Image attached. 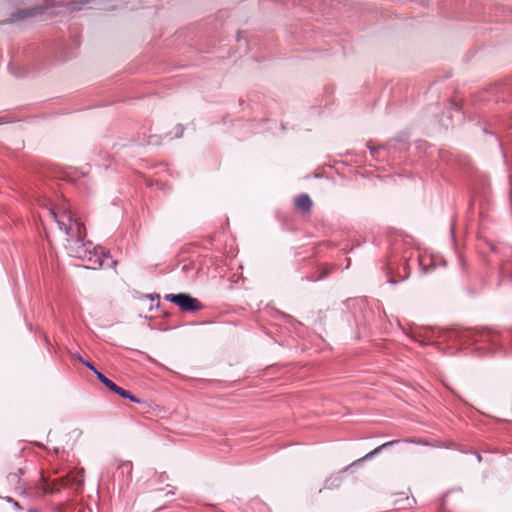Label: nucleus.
<instances>
[{"instance_id":"obj_16","label":"nucleus","mask_w":512,"mask_h":512,"mask_svg":"<svg viewBox=\"0 0 512 512\" xmlns=\"http://www.w3.org/2000/svg\"><path fill=\"white\" fill-rule=\"evenodd\" d=\"M116 264H117V261H116V260H112V261H111V265L116 266Z\"/></svg>"},{"instance_id":"obj_19","label":"nucleus","mask_w":512,"mask_h":512,"mask_svg":"<svg viewBox=\"0 0 512 512\" xmlns=\"http://www.w3.org/2000/svg\"><path fill=\"white\" fill-rule=\"evenodd\" d=\"M81 3L86 4V3H88V0H83Z\"/></svg>"},{"instance_id":"obj_12","label":"nucleus","mask_w":512,"mask_h":512,"mask_svg":"<svg viewBox=\"0 0 512 512\" xmlns=\"http://www.w3.org/2000/svg\"><path fill=\"white\" fill-rule=\"evenodd\" d=\"M175 135L176 137H180L184 132V127L181 124H178L175 128Z\"/></svg>"},{"instance_id":"obj_14","label":"nucleus","mask_w":512,"mask_h":512,"mask_svg":"<svg viewBox=\"0 0 512 512\" xmlns=\"http://www.w3.org/2000/svg\"><path fill=\"white\" fill-rule=\"evenodd\" d=\"M124 468H127L129 470V472H131V465L130 464H124L122 466V469H124Z\"/></svg>"},{"instance_id":"obj_3","label":"nucleus","mask_w":512,"mask_h":512,"mask_svg":"<svg viewBox=\"0 0 512 512\" xmlns=\"http://www.w3.org/2000/svg\"><path fill=\"white\" fill-rule=\"evenodd\" d=\"M95 376L97 379L109 390L116 393L122 398L129 399L132 402L135 403H142V400L137 398L136 396L132 395L128 390L123 389L122 387L115 384L112 380L107 378L103 373L100 371H95Z\"/></svg>"},{"instance_id":"obj_6","label":"nucleus","mask_w":512,"mask_h":512,"mask_svg":"<svg viewBox=\"0 0 512 512\" xmlns=\"http://www.w3.org/2000/svg\"><path fill=\"white\" fill-rule=\"evenodd\" d=\"M312 205V200L308 194H301L295 199L296 208L303 212H310Z\"/></svg>"},{"instance_id":"obj_7","label":"nucleus","mask_w":512,"mask_h":512,"mask_svg":"<svg viewBox=\"0 0 512 512\" xmlns=\"http://www.w3.org/2000/svg\"><path fill=\"white\" fill-rule=\"evenodd\" d=\"M398 442H399V440H392V441L386 442V443L378 446L377 448H375L371 452L367 453L364 457L359 459V461L371 459L372 457H374L375 455L380 453L382 450H384V449H386L388 447H391V446L397 444Z\"/></svg>"},{"instance_id":"obj_10","label":"nucleus","mask_w":512,"mask_h":512,"mask_svg":"<svg viewBox=\"0 0 512 512\" xmlns=\"http://www.w3.org/2000/svg\"><path fill=\"white\" fill-rule=\"evenodd\" d=\"M71 477V481L73 484H76L77 486H81L83 484V478H84V474H83V471H79L77 472L74 476H70Z\"/></svg>"},{"instance_id":"obj_4","label":"nucleus","mask_w":512,"mask_h":512,"mask_svg":"<svg viewBox=\"0 0 512 512\" xmlns=\"http://www.w3.org/2000/svg\"><path fill=\"white\" fill-rule=\"evenodd\" d=\"M500 335L490 329H484L474 335L476 342L487 343L491 345V349L496 350L499 346Z\"/></svg>"},{"instance_id":"obj_15","label":"nucleus","mask_w":512,"mask_h":512,"mask_svg":"<svg viewBox=\"0 0 512 512\" xmlns=\"http://www.w3.org/2000/svg\"><path fill=\"white\" fill-rule=\"evenodd\" d=\"M368 147L371 149V154H373V155H374V153H375V149H374V148H372L370 145H368Z\"/></svg>"},{"instance_id":"obj_18","label":"nucleus","mask_w":512,"mask_h":512,"mask_svg":"<svg viewBox=\"0 0 512 512\" xmlns=\"http://www.w3.org/2000/svg\"><path fill=\"white\" fill-rule=\"evenodd\" d=\"M110 258V256L108 257V259ZM104 261L107 259V257H103ZM104 266H105V263H104ZM106 266H109V263H106Z\"/></svg>"},{"instance_id":"obj_5","label":"nucleus","mask_w":512,"mask_h":512,"mask_svg":"<svg viewBox=\"0 0 512 512\" xmlns=\"http://www.w3.org/2000/svg\"><path fill=\"white\" fill-rule=\"evenodd\" d=\"M43 12L42 6H37L34 8H27V9H21L13 13L12 18L14 20H23L30 17H34L36 15H39Z\"/></svg>"},{"instance_id":"obj_8","label":"nucleus","mask_w":512,"mask_h":512,"mask_svg":"<svg viewBox=\"0 0 512 512\" xmlns=\"http://www.w3.org/2000/svg\"><path fill=\"white\" fill-rule=\"evenodd\" d=\"M23 474L22 468H19L17 473H9L7 475V480L10 485L17 487L20 483V476Z\"/></svg>"},{"instance_id":"obj_2","label":"nucleus","mask_w":512,"mask_h":512,"mask_svg":"<svg viewBox=\"0 0 512 512\" xmlns=\"http://www.w3.org/2000/svg\"><path fill=\"white\" fill-rule=\"evenodd\" d=\"M164 299L179 307L184 312H197L203 308L201 302L186 293L166 294Z\"/></svg>"},{"instance_id":"obj_13","label":"nucleus","mask_w":512,"mask_h":512,"mask_svg":"<svg viewBox=\"0 0 512 512\" xmlns=\"http://www.w3.org/2000/svg\"><path fill=\"white\" fill-rule=\"evenodd\" d=\"M8 501L13 503L14 507H16L17 509H21L20 504L17 501H15L14 499L8 498Z\"/></svg>"},{"instance_id":"obj_17","label":"nucleus","mask_w":512,"mask_h":512,"mask_svg":"<svg viewBox=\"0 0 512 512\" xmlns=\"http://www.w3.org/2000/svg\"><path fill=\"white\" fill-rule=\"evenodd\" d=\"M389 282H390L391 284H395L397 281H396V280H394V279H390V280H389Z\"/></svg>"},{"instance_id":"obj_1","label":"nucleus","mask_w":512,"mask_h":512,"mask_svg":"<svg viewBox=\"0 0 512 512\" xmlns=\"http://www.w3.org/2000/svg\"><path fill=\"white\" fill-rule=\"evenodd\" d=\"M48 213L67 235L66 249L70 256L90 263L93 269L104 267L103 257L108 258L109 252L94 247L92 242L84 241L85 227L70 210L50 208Z\"/></svg>"},{"instance_id":"obj_11","label":"nucleus","mask_w":512,"mask_h":512,"mask_svg":"<svg viewBox=\"0 0 512 512\" xmlns=\"http://www.w3.org/2000/svg\"><path fill=\"white\" fill-rule=\"evenodd\" d=\"M78 359L79 361L85 366L87 367L90 371H92L94 374H95V371H98L96 369V367L93 365V363L89 362V361H86L84 360L80 355H78Z\"/></svg>"},{"instance_id":"obj_9","label":"nucleus","mask_w":512,"mask_h":512,"mask_svg":"<svg viewBox=\"0 0 512 512\" xmlns=\"http://www.w3.org/2000/svg\"><path fill=\"white\" fill-rule=\"evenodd\" d=\"M331 271H332V267H329V266L322 267L320 275H318L317 277H311L310 280L317 281V280L324 279L331 273Z\"/></svg>"}]
</instances>
